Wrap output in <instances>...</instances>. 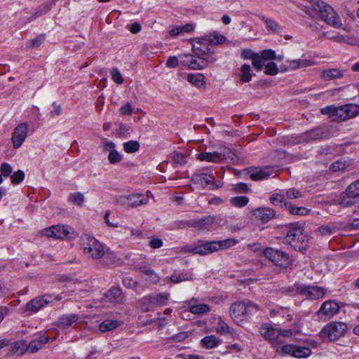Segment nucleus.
Returning a JSON list of instances; mask_svg holds the SVG:
<instances>
[{"label": "nucleus", "instance_id": "nucleus-1", "mask_svg": "<svg viewBox=\"0 0 359 359\" xmlns=\"http://www.w3.org/2000/svg\"><path fill=\"white\" fill-rule=\"evenodd\" d=\"M284 240L296 251L304 252L309 247V236L305 233L304 225L299 222L288 225Z\"/></svg>", "mask_w": 359, "mask_h": 359}, {"label": "nucleus", "instance_id": "nucleus-2", "mask_svg": "<svg viewBox=\"0 0 359 359\" xmlns=\"http://www.w3.org/2000/svg\"><path fill=\"white\" fill-rule=\"evenodd\" d=\"M260 307L251 301L236 302L233 303L229 309L232 320L237 324L248 320V318L255 314Z\"/></svg>", "mask_w": 359, "mask_h": 359}, {"label": "nucleus", "instance_id": "nucleus-3", "mask_svg": "<svg viewBox=\"0 0 359 359\" xmlns=\"http://www.w3.org/2000/svg\"><path fill=\"white\" fill-rule=\"evenodd\" d=\"M312 2L316 7L318 8V15L320 14L325 22L334 28L341 27V18L331 6L321 0H312Z\"/></svg>", "mask_w": 359, "mask_h": 359}, {"label": "nucleus", "instance_id": "nucleus-4", "mask_svg": "<svg viewBox=\"0 0 359 359\" xmlns=\"http://www.w3.org/2000/svg\"><path fill=\"white\" fill-rule=\"evenodd\" d=\"M169 298L170 294L168 292L151 293L141 298L138 305L143 311H149L154 308L167 305Z\"/></svg>", "mask_w": 359, "mask_h": 359}, {"label": "nucleus", "instance_id": "nucleus-5", "mask_svg": "<svg viewBox=\"0 0 359 359\" xmlns=\"http://www.w3.org/2000/svg\"><path fill=\"white\" fill-rule=\"evenodd\" d=\"M83 253L90 258L100 259L104 255L103 245L94 237L84 235L81 238Z\"/></svg>", "mask_w": 359, "mask_h": 359}, {"label": "nucleus", "instance_id": "nucleus-6", "mask_svg": "<svg viewBox=\"0 0 359 359\" xmlns=\"http://www.w3.org/2000/svg\"><path fill=\"white\" fill-rule=\"evenodd\" d=\"M347 330L346 323L333 321L325 325L319 335L323 340L336 341L344 336Z\"/></svg>", "mask_w": 359, "mask_h": 359}, {"label": "nucleus", "instance_id": "nucleus-7", "mask_svg": "<svg viewBox=\"0 0 359 359\" xmlns=\"http://www.w3.org/2000/svg\"><path fill=\"white\" fill-rule=\"evenodd\" d=\"M265 257L275 266L286 269L292 262V259L286 252L274 248H266L264 252Z\"/></svg>", "mask_w": 359, "mask_h": 359}, {"label": "nucleus", "instance_id": "nucleus-8", "mask_svg": "<svg viewBox=\"0 0 359 359\" xmlns=\"http://www.w3.org/2000/svg\"><path fill=\"white\" fill-rule=\"evenodd\" d=\"M52 302V294L39 295L28 302L24 309H21L22 313L25 316H30L32 313H37Z\"/></svg>", "mask_w": 359, "mask_h": 359}, {"label": "nucleus", "instance_id": "nucleus-9", "mask_svg": "<svg viewBox=\"0 0 359 359\" xmlns=\"http://www.w3.org/2000/svg\"><path fill=\"white\" fill-rule=\"evenodd\" d=\"M330 137V133L325 126H317L313 129L306 130L301 133L297 137L298 143H304L313 141H320L327 139Z\"/></svg>", "mask_w": 359, "mask_h": 359}, {"label": "nucleus", "instance_id": "nucleus-10", "mask_svg": "<svg viewBox=\"0 0 359 359\" xmlns=\"http://www.w3.org/2000/svg\"><path fill=\"white\" fill-rule=\"evenodd\" d=\"M296 289L297 294L304 296L309 300H316L323 298L325 296V290L320 286L306 285L296 283Z\"/></svg>", "mask_w": 359, "mask_h": 359}, {"label": "nucleus", "instance_id": "nucleus-11", "mask_svg": "<svg viewBox=\"0 0 359 359\" xmlns=\"http://www.w3.org/2000/svg\"><path fill=\"white\" fill-rule=\"evenodd\" d=\"M184 249L187 252H191L201 256H205L217 252L214 241H205L198 240L194 246L186 245Z\"/></svg>", "mask_w": 359, "mask_h": 359}, {"label": "nucleus", "instance_id": "nucleus-12", "mask_svg": "<svg viewBox=\"0 0 359 359\" xmlns=\"http://www.w3.org/2000/svg\"><path fill=\"white\" fill-rule=\"evenodd\" d=\"M67 225H54L44 229V235L57 239L72 238L70 229Z\"/></svg>", "mask_w": 359, "mask_h": 359}, {"label": "nucleus", "instance_id": "nucleus-13", "mask_svg": "<svg viewBox=\"0 0 359 359\" xmlns=\"http://www.w3.org/2000/svg\"><path fill=\"white\" fill-rule=\"evenodd\" d=\"M280 353L298 358H307L312 353L311 350L309 347L294 344H285L283 346L280 348Z\"/></svg>", "mask_w": 359, "mask_h": 359}, {"label": "nucleus", "instance_id": "nucleus-14", "mask_svg": "<svg viewBox=\"0 0 359 359\" xmlns=\"http://www.w3.org/2000/svg\"><path fill=\"white\" fill-rule=\"evenodd\" d=\"M339 309L337 302L333 300H327L322 304L316 314L320 318H330L339 313Z\"/></svg>", "mask_w": 359, "mask_h": 359}, {"label": "nucleus", "instance_id": "nucleus-15", "mask_svg": "<svg viewBox=\"0 0 359 359\" xmlns=\"http://www.w3.org/2000/svg\"><path fill=\"white\" fill-rule=\"evenodd\" d=\"M215 218L208 215L201 219H194L183 222L187 226L196 229L197 230H210Z\"/></svg>", "mask_w": 359, "mask_h": 359}, {"label": "nucleus", "instance_id": "nucleus-16", "mask_svg": "<svg viewBox=\"0 0 359 359\" xmlns=\"http://www.w3.org/2000/svg\"><path fill=\"white\" fill-rule=\"evenodd\" d=\"M27 132L28 125L26 123H22L15 128L11 138L15 149L21 147L27 136Z\"/></svg>", "mask_w": 359, "mask_h": 359}, {"label": "nucleus", "instance_id": "nucleus-17", "mask_svg": "<svg viewBox=\"0 0 359 359\" xmlns=\"http://www.w3.org/2000/svg\"><path fill=\"white\" fill-rule=\"evenodd\" d=\"M214 179L215 177L212 175V170L205 168H203L201 170L194 172L191 177V182L194 184L209 185L211 184V180Z\"/></svg>", "mask_w": 359, "mask_h": 359}, {"label": "nucleus", "instance_id": "nucleus-18", "mask_svg": "<svg viewBox=\"0 0 359 359\" xmlns=\"http://www.w3.org/2000/svg\"><path fill=\"white\" fill-rule=\"evenodd\" d=\"M255 217L265 224L275 217L276 211L270 208H258L253 210Z\"/></svg>", "mask_w": 359, "mask_h": 359}, {"label": "nucleus", "instance_id": "nucleus-19", "mask_svg": "<svg viewBox=\"0 0 359 359\" xmlns=\"http://www.w3.org/2000/svg\"><path fill=\"white\" fill-rule=\"evenodd\" d=\"M106 302L113 304H122L124 297L122 294V290L118 287H111L104 295Z\"/></svg>", "mask_w": 359, "mask_h": 359}, {"label": "nucleus", "instance_id": "nucleus-20", "mask_svg": "<svg viewBox=\"0 0 359 359\" xmlns=\"http://www.w3.org/2000/svg\"><path fill=\"white\" fill-rule=\"evenodd\" d=\"M260 334L271 342H276L278 338V330L269 323H262L259 327Z\"/></svg>", "mask_w": 359, "mask_h": 359}, {"label": "nucleus", "instance_id": "nucleus-21", "mask_svg": "<svg viewBox=\"0 0 359 359\" xmlns=\"http://www.w3.org/2000/svg\"><path fill=\"white\" fill-rule=\"evenodd\" d=\"M79 320L78 314H64L60 316L55 325L62 330H65L71 327L74 323H76Z\"/></svg>", "mask_w": 359, "mask_h": 359}, {"label": "nucleus", "instance_id": "nucleus-22", "mask_svg": "<svg viewBox=\"0 0 359 359\" xmlns=\"http://www.w3.org/2000/svg\"><path fill=\"white\" fill-rule=\"evenodd\" d=\"M341 121L353 118L359 114V105L355 104H347L341 106Z\"/></svg>", "mask_w": 359, "mask_h": 359}, {"label": "nucleus", "instance_id": "nucleus-23", "mask_svg": "<svg viewBox=\"0 0 359 359\" xmlns=\"http://www.w3.org/2000/svg\"><path fill=\"white\" fill-rule=\"evenodd\" d=\"M125 198L128 201L127 205L130 208L145 205L149 201L148 197L142 194H133L126 196Z\"/></svg>", "mask_w": 359, "mask_h": 359}, {"label": "nucleus", "instance_id": "nucleus-24", "mask_svg": "<svg viewBox=\"0 0 359 359\" xmlns=\"http://www.w3.org/2000/svg\"><path fill=\"white\" fill-rule=\"evenodd\" d=\"M197 158L201 161L220 163L225 159V155L220 152H201L197 155Z\"/></svg>", "mask_w": 359, "mask_h": 359}, {"label": "nucleus", "instance_id": "nucleus-25", "mask_svg": "<svg viewBox=\"0 0 359 359\" xmlns=\"http://www.w3.org/2000/svg\"><path fill=\"white\" fill-rule=\"evenodd\" d=\"M323 115H327L331 120L334 121H341V106L335 107L334 105H329L320 109Z\"/></svg>", "mask_w": 359, "mask_h": 359}, {"label": "nucleus", "instance_id": "nucleus-26", "mask_svg": "<svg viewBox=\"0 0 359 359\" xmlns=\"http://www.w3.org/2000/svg\"><path fill=\"white\" fill-rule=\"evenodd\" d=\"M54 4L55 1L53 0H48L45 3L39 5L37 10L30 17L28 18V21H33L34 20L46 14L51 10Z\"/></svg>", "mask_w": 359, "mask_h": 359}, {"label": "nucleus", "instance_id": "nucleus-27", "mask_svg": "<svg viewBox=\"0 0 359 359\" xmlns=\"http://www.w3.org/2000/svg\"><path fill=\"white\" fill-rule=\"evenodd\" d=\"M202 39L213 45L223 44L227 41V38L225 36L219 34L217 31L205 35Z\"/></svg>", "mask_w": 359, "mask_h": 359}, {"label": "nucleus", "instance_id": "nucleus-28", "mask_svg": "<svg viewBox=\"0 0 359 359\" xmlns=\"http://www.w3.org/2000/svg\"><path fill=\"white\" fill-rule=\"evenodd\" d=\"M248 170L250 178L253 181L263 180L267 179L270 175V173L264 168H248Z\"/></svg>", "mask_w": 359, "mask_h": 359}, {"label": "nucleus", "instance_id": "nucleus-29", "mask_svg": "<svg viewBox=\"0 0 359 359\" xmlns=\"http://www.w3.org/2000/svg\"><path fill=\"white\" fill-rule=\"evenodd\" d=\"M123 321L114 319H105L99 325V330L101 332L111 331L121 325Z\"/></svg>", "mask_w": 359, "mask_h": 359}, {"label": "nucleus", "instance_id": "nucleus-30", "mask_svg": "<svg viewBox=\"0 0 359 359\" xmlns=\"http://www.w3.org/2000/svg\"><path fill=\"white\" fill-rule=\"evenodd\" d=\"M222 340L216 337L215 335L210 334L204 337L201 340V344L203 348L211 349L213 348L222 343Z\"/></svg>", "mask_w": 359, "mask_h": 359}, {"label": "nucleus", "instance_id": "nucleus-31", "mask_svg": "<svg viewBox=\"0 0 359 359\" xmlns=\"http://www.w3.org/2000/svg\"><path fill=\"white\" fill-rule=\"evenodd\" d=\"M285 209L292 215L306 216L310 214L311 210L304 206H296L291 202L285 204Z\"/></svg>", "mask_w": 359, "mask_h": 359}, {"label": "nucleus", "instance_id": "nucleus-32", "mask_svg": "<svg viewBox=\"0 0 359 359\" xmlns=\"http://www.w3.org/2000/svg\"><path fill=\"white\" fill-rule=\"evenodd\" d=\"M169 280L172 283H179L182 281H187L192 280L191 274L185 271L184 270L180 271V270H175L173 271V273L170 275L169 277Z\"/></svg>", "mask_w": 359, "mask_h": 359}, {"label": "nucleus", "instance_id": "nucleus-33", "mask_svg": "<svg viewBox=\"0 0 359 359\" xmlns=\"http://www.w3.org/2000/svg\"><path fill=\"white\" fill-rule=\"evenodd\" d=\"M344 72L338 69H327L322 71L320 76L324 81H330L343 77Z\"/></svg>", "mask_w": 359, "mask_h": 359}, {"label": "nucleus", "instance_id": "nucleus-34", "mask_svg": "<svg viewBox=\"0 0 359 359\" xmlns=\"http://www.w3.org/2000/svg\"><path fill=\"white\" fill-rule=\"evenodd\" d=\"M358 200V198L356 196L349 194L346 189L344 195L339 199V205L343 208L351 207L355 205Z\"/></svg>", "mask_w": 359, "mask_h": 359}, {"label": "nucleus", "instance_id": "nucleus-35", "mask_svg": "<svg viewBox=\"0 0 359 359\" xmlns=\"http://www.w3.org/2000/svg\"><path fill=\"white\" fill-rule=\"evenodd\" d=\"M189 305V311L194 314H206L210 311V306L207 304H191V301H190Z\"/></svg>", "mask_w": 359, "mask_h": 359}, {"label": "nucleus", "instance_id": "nucleus-36", "mask_svg": "<svg viewBox=\"0 0 359 359\" xmlns=\"http://www.w3.org/2000/svg\"><path fill=\"white\" fill-rule=\"evenodd\" d=\"M314 64L315 62L311 60L302 58L289 61V67L294 70L299 68L310 67Z\"/></svg>", "mask_w": 359, "mask_h": 359}, {"label": "nucleus", "instance_id": "nucleus-37", "mask_svg": "<svg viewBox=\"0 0 359 359\" xmlns=\"http://www.w3.org/2000/svg\"><path fill=\"white\" fill-rule=\"evenodd\" d=\"M27 351V344L26 341L20 340L15 341L12 346L11 353L17 355H22Z\"/></svg>", "mask_w": 359, "mask_h": 359}, {"label": "nucleus", "instance_id": "nucleus-38", "mask_svg": "<svg viewBox=\"0 0 359 359\" xmlns=\"http://www.w3.org/2000/svg\"><path fill=\"white\" fill-rule=\"evenodd\" d=\"M204 79L203 75L201 74H189L187 76V81L198 88L205 86V82Z\"/></svg>", "mask_w": 359, "mask_h": 359}, {"label": "nucleus", "instance_id": "nucleus-39", "mask_svg": "<svg viewBox=\"0 0 359 359\" xmlns=\"http://www.w3.org/2000/svg\"><path fill=\"white\" fill-rule=\"evenodd\" d=\"M270 202L276 207L285 208V204L289 203L285 198V195L281 193H274L270 197Z\"/></svg>", "mask_w": 359, "mask_h": 359}, {"label": "nucleus", "instance_id": "nucleus-40", "mask_svg": "<svg viewBox=\"0 0 359 359\" xmlns=\"http://www.w3.org/2000/svg\"><path fill=\"white\" fill-rule=\"evenodd\" d=\"M217 251L234 246L238 241L235 238H227L222 241H214Z\"/></svg>", "mask_w": 359, "mask_h": 359}, {"label": "nucleus", "instance_id": "nucleus-41", "mask_svg": "<svg viewBox=\"0 0 359 359\" xmlns=\"http://www.w3.org/2000/svg\"><path fill=\"white\" fill-rule=\"evenodd\" d=\"M311 6L304 5L299 4L298 8L303 11L306 15L310 17L314 18L318 15V8L316 7L312 0H310Z\"/></svg>", "mask_w": 359, "mask_h": 359}, {"label": "nucleus", "instance_id": "nucleus-42", "mask_svg": "<svg viewBox=\"0 0 359 359\" xmlns=\"http://www.w3.org/2000/svg\"><path fill=\"white\" fill-rule=\"evenodd\" d=\"M251 67L248 64H244L241 67V81L243 83H248L251 81L252 75L251 74Z\"/></svg>", "mask_w": 359, "mask_h": 359}, {"label": "nucleus", "instance_id": "nucleus-43", "mask_svg": "<svg viewBox=\"0 0 359 359\" xmlns=\"http://www.w3.org/2000/svg\"><path fill=\"white\" fill-rule=\"evenodd\" d=\"M123 147L126 153L132 154L139 151L140 148V142L137 140H130L123 144Z\"/></svg>", "mask_w": 359, "mask_h": 359}, {"label": "nucleus", "instance_id": "nucleus-44", "mask_svg": "<svg viewBox=\"0 0 359 359\" xmlns=\"http://www.w3.org/2000/svg\"><path fill=\"white\" fill-rule=\"evenodd\" d=\"M85 198L83 194L81 192H74L69 195L68 201L72 204H75L78 206L81 207L83 204Z\"/></svg>", "mask_w": 359, "mask_h": 359}, {"label": "nucleus", "instance_id": "nucleus-45", "mask_svg": "<svg viewBox=\"0 0 359 359\" xmlns=\"http://www.w3.org/2000/svg\"><path fill=\"white\" fill-rule=\"evenodd\" d=\"M140 271L144 273V275L149 276V281L151 282L152 283H157L160 280L159 276L155 273V271L153 269L150 268H147L146 266L140 267Z\"/></svg>", "mask_w": 359, "mask_h": 359}, {"label": "nucleus", "instance_id": "nucleus-46", "mask_svg": "<svg viewBox=\"0 0 359 359\" xmlns=\"http://www.w3.org/2000/svg\"><path fill=\"white\" fill-rule=\"evenodd\" d=\"M249 202V198L245 196H235L230 199V203L235 207L243 208Z\"/></svg>", "mask_w": 359, "mask_h": 359}, {"label": "nucleus", "instance_id": "nucleus-47", "mask_svg": "<svg viewBox=\"0 0 359 359\" xmlns=\"http://www.w3.org/2000/svg\"><path fill=\"white\" fill-rule=\"evenodd\" d=\"M123 156L116 149H111L108 155V161L111 164H116L123 160Z\"/></svg>", "mask_w": 359, "mask_h": 359}, {"label": "nucleus", "instance_id": "nucleus-48", "mask_svg": "<svg viewBox=\"0 0 359 359\" xmlns=\"http://www.w3.org/2000/svg\"><path fill=\"white\" fill-rule=\"evenodd\" d=\"M348 165L345 160L339 159L332 163L329 169L332 172H338L345 170Z\"/></svg>", "mask_w": 359, "mask_h": 359}, {"label": "nucleus", "instance_id": "nucleus-49", "mask_svg": "<svg viewBox=\"0 0 359 359\" xmlns=\"http://www.w3.org/2000/svg\"><path fill=\"white\" fill-rule=\"evenodd\" d=\"M264 60L259 53L252 60V65L257 72H260L264 67Z\"/></svg>", "mask_w": 359, "mask_h": 359}, {"label": "nucleus", "instance_id": "nucleus-50", "mask_svg": "<svg viewBox=\"0 0 359 359\" xmlns=\"http://www.w3.org/2000/svg\"><path fill=\"white\" fill-rule=\"evenodd\" d=\"M217 332L221 334H232V329L223 320H219L217 325Z\"/></svg>", "mask_w": 359, "mask_h": 359}, {"label": "nucleus", "instance_id": "nucleus-51", "mask_svg": "<svg viewBox=\"0 0 359 359\" xmlns=\"http://www.w3.org/2000/svg\"><path fill=\"white\" fill-rule=\"evenodd\" d=\"M10 177L12 184H19L25 179V172L22 170H18L11 174Z\"/></svg>", "mask_w": 359, "mask_h": 359}, {"label": "nucleus", "instance_id": "nucleus-52", "mask_svg": "<svg viewBox=\"0 0 359 359\" xmlns=\"http://www.w3.org/2000/svg\"><path fill=\"white\" fill-rule=\"evenodd\" d=\"M206 62L202 60L201 58L196 59L193 55V60H191V63L189 66L190 69H203L205 68Z\"/></svg>", "mask_w": 359, "mask_h": 359}, {"label": "nucleus", "instance_id": "nucleus-53", "mask_svg": "<svg viewBox=\"0 0 359 359\" xmlns=\"http://www.w3.org/2000/svg\"><path fill=\"white\" fill-rule=\"evenodd\" d=\"M264 67V74L266 75L275 76L278 73V68L274 62H269Z\"/></svg>", "mask_w": 359, "mask_h": 359}, {"label": "nucleus", "instance_id": "nucleus-54", "mask_svg": "<svg viewBox=\"0 0 359 359\" xmlns=\"http://www.w3.org/2000/svg\"><path fill=\"white\" fill-rule=\"evenodd\" d=\"M346 191L349 194L359 198V180L353 182L346 187Z\"/></svg>", "mask_w": 359, "mask_h": 359}, {"label": "nucleus", "instance_id": "nucleus-55", "mask_svg": "<svg viewBox=\"0 0 359 359\" xmlns=\"http://www.w3.org/2000/svg\"><path fill=\"white\" fill-rule=\"evenodd\" d=\"M259 53L264 62L276 59V52L272 49H264L260 51Z\"/></svg>", "mask_w": 359, "mask_h": 359}, {"label": "nucleus", "instance_id": "nucleus-56", "mask_svg": "<svg viewBox=\"0 0 359 359\" xmlns=\"http://www.w3.org/2000/svg\"><path fill=\"white\" fill-rule=\"evenodd\" d=\"M112 80L118 83L122 84L124 81L122 75L118 68H112L110 71Z\"/></svg>", "mask_w": 359, "mask_h": 359}, {"label": "nucleus", "instance_id": "nucleus-57", "mask_svg": "<svg viewBox=\"0 0 359 359\" xmlns=\"http://www.w3.org/2000/svg\"><path fill=\"white\" fill-rule=\"evenodd\" d=\"M198 43L199 45L198 46H197L196 44H194L192 46V50L197 57L201 58V57H203L204 56L207 55L208 53L202 47V44L199 41L198 42Z\"/></svg>", "mask_w": 359, "mask_h": 359}, {"label": "nucleus", "instance_id": "nucleus-58", "mask_svg": "<svg viewBox=\"0 0 359 359\" xmlns=\"http://www.w3.org/2000/svg\"><path fill=\"white\" fill-rule=\"evenodd\" d=\"M12 172H13V168L9 163H6V162H4L3 163H1V165L0 166V172H1V175L2 177H8L11 176Z\"/></svg>", "mask_w": 359, "mask_h": 359}, {"label": "nucleus", "instance_id": "nucleus-59", "mask_svg": "<svg viewBox=\"0 0 359 359\" xmlns=\"http://www.w3.org/2000/svg\"><path fill=\"white\" fill-rule=\"evenodd\" d=\"M122 283L126 287L133 289L135 291L137 290V287L138 286V283L130 277L123 278Z\"/></svg>", "mask_w": 359, "mask_h": 359}, {"label": "nucleus", "instance_id": "nucleus-60", "mask_svg": "<svg viewBox=\"0 0 359 359\" xmlns=\"http://www.w3.org/2000/svg\"><path fill=\"white\" fill-rule=\"evenodd\" d=\"M318 231L321 236H330L335 231V227L322 225L318 228Z\"/></svg>", "mask_w": 359, "mask_h": 359}, {"label": "nucleus", "instance_id": "nucleus-61", "mask_svg": "<svg viewBox=\"0 0 359 359\" xmlns=\"http://www.w3.org/2000/svg\"><path fill=\"white\" fill-rule=\"evenodd\" d=\"M285 196L288 199L299 198L303 197L302 191L297 190L294 188L289 189L286 191Z\"/></svg>", "mask_w": 359, "mask_h": 359}, {"label": "nucleus", "instance_id": "nucleus-62", "mask_svg": "<svg viewBox=\"0 0 359 359\" xmlns=\"http://www.w3.org/2000/svg\"><path fill=\"white\" fill-rule=\"evenodd\" d=\"M43 346L39 344V341L32 339L29 344H27V351L32 353H35L41 350Z\"/></svg>", "mask_w": 359, "mask_h": 359}, {"label": "nucleus", "instance_id": "nucleus-63", "mask_svg": "<svg viewBox=\"0 0 359 359\" xmlns=\"http://www.w3.org/2000/svg\"><path fill=\"white\" fill-rule=\"evenodd\" d=\"M263 20L267 28L272 31H278L280 28V25L272 19L263 17Z\"/></svg>", "mask_w": 359, "mask_h": 359}, {"label": "nucleus", "instance_id": "nucleus-64", "mask_svg": "<svg viewBox=\"0 0 359 359\" xmlns=\"http://www.w3.org/2000/svg\"><path fill=\"white\" fill-rule=\"evenodd\" d=\"M172 160L175 163L182 165L187 163L186 156L182 152L175 151L172 156Z\"/></svg>", "mask_w": 359, "mask_h": 359}]
</instances>
